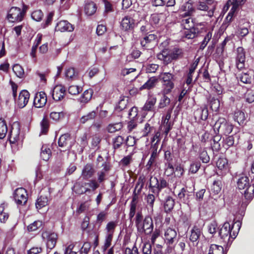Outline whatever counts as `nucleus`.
<instances>
[{
  "instance_id": "f257e3e1",
  "label": "nucleus",
  "mask_w": 254,
  "mask_h": 254,
  "mask_svg": "<svg viewBox=\"0 0 254 254\" xmlns=\"http://www.w3.org/2000/svg\"><path fill=\"white\" fill-rule=\"evenodd\" d=\"M241 225L239 221L235 222L233 225L228 222L224 223L219 231V235L222 241L228 244L230 239H234L240 229Z\"/></svg>"
},
{
  "instance_id": "f03ea898",
  "label": "nucleus",
  "mask_w": 254,
  "mask_h": 254,
  "mask_svg": "<svg viewBox=\"0 0 254 254\" xmlns=\"http://www.w3.org/2000/svg\"><path fill=\"white\" fill-rule=\"evenodd\" d=\"M252 183V185H251L249 178L246 176L240 177L237 181L238 189L243 190L241 193L244 194L245 198L248 200H251L254 197V177Z\"/></svg>"
},
{
  "instance_id": "7ed1b4c3",
  "label": "nucleus",
  "mask_w": 254,
  "mask_h": 254,
  "mask_svg": "<svg viewBox=\"0 0 254 254\" xmlns=\"http://www.w3.org/2000/svg\"><path fill=\"white\" fill-rule=\"evenodd\" d=\"M169 184L164 178L151 176L149 180V188L150 191L158 195L160 191L168 187Z\"/></svg>"
},
{
  "instance_id": "20e7f679",
  "label": "nucleus",
  "mask_w": 254,
  "mask_h": 254,
  "mask_svg": "<svg viewBox=\"0 0 254 254\" xmlns=\"http://www.w3.org/2000/svg\"><path fill=\"white\" fill-rule=\"evenodd\" d=\"M233 128V125L223 118H219L214 126L215 131L217 130L218 133L225 135L230 134L232 132Z\"/></svg>"
},
{
  "instance_id": "39448f33",
  "label": "nucleus",
  "mask_w": 254,
  "mask_h": 254,
  "mask_svg": "<svg viewBox=\"0 0 254 254\" xmlns=\"http://www.w3.org/2000/svg\"><path fill=\"white\" fill-rule=\"evenodd\" d=\"M20 132L19 124L17 122L13 123L8 134L9 140L10 143L14 144L18 141H22V137L20 135Z\"/></svg>"
},
{
  "instance_id": "423d86ee",
  "label": "nucleus",
  "mask_w": 254,
  "mask_h": 254,
  "mask_svg": "<svg viewBox=\"0 0 254 254\" xmlns=\"http://www.w3.org/2000/svg\"><path fill=\"white\" fill-rule=\"evenodd\" d=\"M15 202L18 205H24L28 200L27 191L23 188L16 189L13 194Z\"/></svg>"
},
{
  "instance_id": "0eeeda50",
  "label": "nucleus",
  "mask_w": 254,
  "mask_h": 254,
  "mask_svg": "<svg viewBox=\"0 0 254 254\" xmlns=\"http://www.w3.org/2000/svg\"><path fill=\"white\" fill-rule=\"evenodd\" d=\"M25 15L23 9L17 7H11L8 11L7 19L11 22H19L22 20Z\"/></svg>"
},
{
  "instance_id": "6e6552de",
  "label": "nucleus",
  "mask_w": 254,
  "mask_h": 254,
  "mask_svg": "<svg viewBox=\"0 0 254 254\" xmlns=\"http://www.w3.org/2000/svg\"><path fill=\"white\" fill-rule=\"evenodd\" d=\"M153 228L152 218L149 216H147L144 219L142 224L138 226L137 230L140 233H144L145 235H150L152 233Z\"/></svg>"
},
{
  "instance_id": "1a4fd4ad",
  "label": "nucleus",
  "mask_w": 254,
  "mask_h": 254,
  "mask_svg": "<svg viewBox=\"0 0 254 254\" xmlns=\"http://www.w3.org/2000/svg\"><path fill=\"white\" fill-rule=\"evenodd\" d=\"M42 238L44 240L46 241L47 248L48 250H51L56 246L58 235L51 231H45L42 233Z\"/></svg>"
},
{
  "instance_id": "9d476101",
  "label": "nucleus",
  "mask_w": 254,
  "mask_h": 254,
  "mask_svg": "<svg viewBox=\"0 0 254 254\" xmlns=\"http://www.w3.org/2000/svg\"><path fill=\"white\" fill-rule=\"evenodd\" d=\"M236 66L238 69H242L245 67L246 62V52L242 47H238L236 51L235 56Z\"/></svg>"
},
{
  "instance_id": "9b49d317",
  "label": "nucleus",
  "mask_w": 254,
  "mask_h": 254,
  "mask_svg": "<svg viewBox=\"0 0 254 254\" xmlns=\"http://www.w3.org/2000/svg\"><path fill=\"white\" fill-rule=\"evenodd\" d=\"M194 192L189 191L186 188H182L178 194V197L180 201L185 204H189L193 198Z\"/></svg>"
},
{
  "instance_id": "f8f14e48",
  "label": "nucleus",
  "mask_w": 254,
  "mask_h": 254,
  "mask_svg": "<svg viewBox=\"0 0 254 254\" xmlns=\"http://www.w3.org/2000/svg\"><path fill=\"white\" fill-rule=\"evenodd\" d=\"M47 102V96L46 94L41 91L36 93L34 99V105L36 108H42L44 107Z\"/></svg>"
},
{
  "instance_id": "ddd939ff",
  "label": "nucleus",
  "mask_w": 254,
  "mask_h": 254,
  "mask_svg": "<svg viewBox=\"0 0 254 254\" xmlns=\"http://www.w3.org/2000/svg\"><path fill=\"white\" fill-rule=\"evenodd\" d=\"M30 97L29 93L26 90H23L20 92L17 99H15V101L17 106L20 108H24L28 103Z\"/></svg>"
},
{
  "instance_id": "4468645a",
  "label": "nucleus",
  "mask_w": 254,
  "mask_h": 254,
  "mask_svg": "<svg viewBox=\"0 0 254 254\" xmlns=\"http://www.w3.org/2000/svg\"><path fill=\"white\" fill-rule=\"evenodd\" d=\"M177 232L172 228H167L164 233V240L167 245L170 246L174 244L176 240Z\"/></svg>"
},
{
  "instance_id": "2eb2a0df",
  "label": "nucleus",
  "mask_w": 254,
  "mask_h": 254,
  "mask_svg": "<svg viewBox=\"0 0 254 254\" xmlns=\"http://www.w3.org/2000/svg\"><path fill=\"white\" fill-rule=\"evenodd\" d=\"M65 88L62 85L55 86L52 92V97L56 101H60L64 98L65 93Z\"/></svg>"
},
{
  "instance_id": "dca6fc26",
  "label": "nucleus",
  "mask_w": 254,
  "mask_h": 254,
  "mask_svg": "<svg viewBox=\"0 0 254 254\" xmlns=\"http://www.w3.org/2000/svg\"><path fill=\"white\" fill-rule=\"evenodd\" d=\"M134 20L130 16H127L124 17L121 22L122 30L125 31L131 30L134 27Z\"/></svg>"
},
{
  "instance_id": "f3484780",
  "label": "nucleus",
  "mask_w": 254,
  "mask_h": 254,
  "mask_svg": "<svg viewBox=\"0 0 254 254\" xmlns=\"http://www.w3.org/2000/svg\"><path fill=\"white\" fill-rule=\"evenodd\" d=\"M180 9L184 12L181 14V16L184 17L190 16L195 12V8L193 7L192 3L190 1H188L182 4Z\"/></svg>"
},
{
  "instance_id": "a211bd4d",
  "label": "nucleus",
  "mask_w": 254,
  "mask_h": 254,
  "mask_svg": "<svg viewBox=\"0 0 254 254\" xmlns=\"http://www.w3.org/2000/svg\"><path fill=\"white\" fill-rule=\"evenodd\" d=\"M95 172L93 165L91 164H87L82 170L81 177L83 180H87L92 177Z\"/></svg>"
},
{
  "instance_id": "6ab92c4d",
  "label": "nucleus",
  "mask_w": 254,
  "mask_h": 254,
  "mask_svg": "<svg viewBox=\"0 0 254 254\" xmlns=\"http://www.w3.org/2000/svg\"><path fill=\"white\" fill-rule=\"evenodd\" d=\"M55 29L61 32H71L74 30V26L66 20H62L57 23Z\"/></svg>"
},
{
  "instance_id": "aec40b11",
  "label": "nucleus",
  "mask_w": 254,
  "mask_h": 254,
  "mask_svg": "<svg viewBox=\"0 0 254 254\" xmlns=\"http://www.w3.org/2000/svg\"><path fill=\"white\" fill-rule=\"evenodd\" d=\"M210 5L208 4L204 1H199L196 4V9L199 10L207 11V15L209 17L213 15L214 7L212 6L210 7Z\"/></svg>"
},
{
  "instance_id": "412c9836",
  "label": "nucleus",
  "mask_w": 254,
  "mask_h": 254,
  "mask_svg": "<svg viewBox=\"0 0 254 254\" xmlns=\"http://www.w3.org/2000/svg\"><path fill=\"white\" fill-rule=\"evenodd\" d=\"M202 234V228L195 225L190 231L189 239L192 243L196 242L198 240Z\"/></svg>"
},
{
  "instance_id": "4be33fe9",
  "label": "nucleus",
  "mask_w": 254,
  "mask_h": 254,
  "mask_svg": "<svg viewBox=\"0 0 254 254\" xmlns=\"http://www.w3.org/2000/svg\"><path fill=\"white\" fill-rule=\"evenodd\" d=\"M71 137L69 133H65L62 135L59 139V146L61 147H66L70 149L72 144L70 142Z\"/></svg>"
},
{
  "instance_id": "5701e85b",
  "label": "nucleus",
  "mask_w": 254,
  "mask_h": 254,
  "mask_svg": "<svg viewBox=\"0 0 254 254\" xmlns=\"http://www.w3.org/2000/svg\"><path fill=\"white\" fill-rule=\"evenodd\" d=\"M208 112L205 107H200L194 112V117L196 120L205 121L208 117Z\"/></svg>"
},
{
  "instance_id": "b1692460",
  "label": "nucleus",
  "mask_w": 254,
  "mask_h": 254,
  "mask_svg": "<svg viewBox=\"0 0 254 254\" xmlns=\"http://www.w3.org/2000/svg\"><path fill=\"white\" fill-rule=\"evenodd\" d=\"M250 23L246 21L245 20H242L240 23L239 29L238 30V34L240 37H244L247 35L249 32V28H250Z\"/></svg>"
},
{
  "instance_id": "393cba45",
  "label": "nucleus",
  "mask_w": 254,
  "mask_h": 254,
  "mask_svg": "<svg viewBox=\"0 0 254 254\" xmlns=\"http://www.w3.org/2000/svg\"><path fill=\"white\" fill-rule=\"evenodd\" d=\"M49 193L47 192L45 194H41L36 200L35 206L37 209H40L42 208L47 205L49 201Z\"/></svg>"
},
{
  "instance_id": "a878e982",
  "label": "nucleus",
  "mask_w": 254,
  "mask_h": 254,
  "mask_svg": "<svg viewBox=\"0 0 254 254\" xmlns=\"http://www.w3.org/2000/svg\"><path fill=\"white\" fill-rule=\"evenodd\" d=\"M85 183L83 182H77L74 185V191L76 193L78 194H84L86 192H90L91 189L88 188H86Z\"/></svg>"
},
{
  "instance_id": "bb28decb",
  "label": "nucleus",
  "mask_w": 254,
  "mask_h": 254,
  "mask_svg": "<svg viewBox=\"0 0 254 254\" xmlns=\"http://www.w3.org/2000/svg\"><path fill=\"white\" fill-rule=\"evenodd\" d=\"M238 81L245 84H251L252 81V76L251 72H242L237 75Z\"/></svg>"
},
{
  "instance_id": "cd10ccee",
  "label": "nucleus",
  "mask_w": 254,
  "mask_h": 254,
  "mask_svg": "<svg viewBox=\"0 0 254 254\" xmlns=\"http://www.w3.org/2000/svg\"><path fill=\"white\" fill-rule=\"evenodd\" d=\"M157 35L154 34H150L145 36L141 41V45L142 47H148L151 44H155Z\"/></svg>"
},
{
  "instance_id": "c85d7f7f",
  "label": "nucleus",
  "mask_w": 254,
  "mask_h": 254,
  "mask_svg": "<svg viewBox=\"0 0 254 254\" xmlns=\"http://www.w3.org/2000/svg\"><path fill=\"white\" fill-rule=\"evenodd\" d=\"M156 98L154 96H150L146 101L142 110L145 111H152L156 102Z\"/></svg>"
},
{
  "instance_id": "c756f323",
  "label": "nucleus",
  "mask_w": 254,
  "mask_h": 254,
  "mask_svg": "<svg viewBox=\"0 0 254 254\" xmlns=\"http://www.w3.org/2000/svg\"><path fill=\"white\" fill-rule=\"evenodd\" d=\"M235 121L238 122L239 125L243 126L245 125L246 117L245 113L242 111H236L234 114Z\"/></svg>"
},
{
  "instance_id": "7c9ffc66",
  "label": "nucleus",
  "mask_w": 254,
  "mask_h": 254,
  "mask_svg": "<svg viewBox=\"0 0 254 254\" xmlns=\"http://www.w3.org/2000/svg\"><path fill=\"white\" fill-rule=\"evenodd\" d=\"M217 168L226 173L228 170V163L227 160L225 158H220L216 162Z\"/></svg>"
},
{
  "instance_id": "2f4dec72",
  "label": "nucleus",
  "mask_w": 254,
  "mask_h": 254,
  "mask_svg": "<svg viewBox=\"0 0 254 254\" xmlns=\"http://www.w3.org/2000/svg\"><path fill=\"white\" fill-rule=\"evenodd\" d=\"M175 205L174 199L171 196H168L164 204V210L166 212L169 213L173 209Z\"/></svg>"
},
{
  "instance_id": "473e14b6",
  "label": "nucleus",
  "mask_w": 254,
  "mask_h": 254,
  "mask_svg": "<svg viewBox=\"0 0 254 254\" xmlns=\"http://www.w3.org/2000/svg\"><path fill=\"white\" fill-rule=\"evenodd\" d=\"M222 188V182L220 180H215L213 182L210 188V190L211 193L214 194H218Z\"/></svg>"
},
{
  "instance_id": "72a5a7b5",
  "label": "nucleus",
  "mask_w": 254,
  "mask_h": 254,
  "mask_svg": "<svg viewBox=\"0 0 254 254\" xmlns=\"http://www.w3.org/2000/svg\"><path fill=\"white\" fill-rule=\"evenodd\" d=\"M208 254H226L222 246L212 244L210 245Z\"/></svg>"
},
{
  "instance_id": "f704fd0d",
  "label": "nucleus",
  "mask_w": 254,
  "mask_h": 254,
  "mask_svg": "<svg viewBox=\"0 0 254 254\" xmlns=\"http://www.w3.org/2000/svg\"><path fill=\"white\" fill-rule=\"evenodd\" d=\"M96 5L94 2L91 1L86 3L84 7V10L87 15H93L96 12Z\"/></svg>"
},
{
  "instance_id": "c9c22d12",
  "label": "nucleus",
  "mask_w": 254,
  "mask_h": 254,
  "mask_svg": "<svg viewBox=\"0 0 254 254\" xmlns=\"http://www.w3.org/2000/svg\"><path fill=\"white\" fill-rule=\"evenodd\" d=\"M246 0H229L228 3L232 5V7L230 10L237 12L240 6L242 5L245 3Z\"/></svg>"
},
{
  "instance_id": "e433bc0d",
  "label": "nucleus",
  "mask_w": 254,
  "mask_h": 254,
  "mask_svg": "<svg viewBox=\"0 0 254 254\" xmlns=\"http://www.w3.org/2000/svg\"><path fill=\"white\" fill-rule=\"evenodd\" d=\"M118 225V222L116 221H112L109 222L106 226L105 230L106 231V234L108 235H114V233L115 231V229Z\"/></svg>"
},
{
  "instance_id": "4c0bfd02",
  "label": "nucleus",
  "mask_w": 254,
  "mask_h": 254,
  "mask_svg": "<svg viewBox=\"0 0 254 254\" xmlns=\"http://www.w3.org/2000/svg\"><path fill=\"white\" fill-rule=\"evenodd\" d=\"M170 55H171V59L176 60L181 59L184 56L183 50L178 48H174L170 53Z\"/></svg>"
},
{
  "instance_id": "58836bf2",
  "label": "nucleus",
  "mask_w": 254,
  "mask_h": 254,
  "mask_svg": "<svg viewBox=\"0 0 254 254\" xmlns=\"http://www.w3.org/2000/svg\"><path fill=\"white\" fill-rule=\"evenodd\" d=\"M173 125L174 123L172 121H162L161 128L163 129V131L165 134L166 136H167L168 133L172 128Z\"/></svg>"
},
{
  "instance_id": "ea45409f",
  "label": "nucleus",
  "mask_w": 254,
  "mask_h": 254,
  "mask_svg": "<svg viewBox=\"0 0 254 254\" xmlns=\"http://www.w3.org/2000/svg\"><path fill=\"white\" fill-rule=\"evenodd\" d=\"M41 157L43 160L48 161L51 156V151L47 145H43L41 148Z\"/></svg>"
},
{
  "instance_id": "a19ab883",
  "label": "nucleus",
  "mask_w": 254,
  "mask_h": 254,
  "mask_svg": "<svg viewBox=\"0 0 254 254\" xmlns=\"http://www.w3.org/2000/svg\"><path fill=\"white\" fill-rule=\"evenodd\" d=\"M157 81V79L155 77L150 78L141 87L140 89H150L154 87Z\"/></svg>"
},
{
  "instance_id": "79ce46f5",
  "label": "nucleus",
  "mask_w": 254,
  "mask_h": 254,
  "mask_svg": "<svg viewBox=\"0 0 254 254\" xmlns=\"http://www.w3.org/2000/svg\"><path fill=\"white\" fill-rule=\"evenodd\" d=\"M136 194H135V196H133L130 204V210L129 213V219L130 221H132V218L134 217L136 212V203L135 202Z\"/></svg>"
},
{
  "instance_id": "37998d69",
  "label": "nucleus",
  "mask_w": 254,
  "mask_h": 254,
  "mask_svg": "<svg viewBox=\"0 0 254 254\" xmlns=\"http://www.w3.org/2000/svg\"><path fill=\"white\" fill-rule=\"evenodd\" d=\"M188 18L184 19L182 20L181 24L185 29H190L191 28H194L195 24L193 19L189 16Z\"/></svg>"
},
{
  "instance_id": "c03bdc74",
  "label": "nucleus",
  "mask_w": 254,
  "mask_h": 254,
  "mask_svg": "<svg viewBox=\"0 0 254 254\" xmlns=\"http://www.w3.org/2000/svg\"><path fill=\"white\" fill-rule=\"evenodd\" d=\"M7 132V127L5 121L0 119V139H3Z\"/></svg>"
},
{
  "instance_id": "a18cd8bd",
  "label": "nucleus",
  "mask_w": 254,
  "mask_h": 254,
  "mask_svg": "<svg viewBox=\"0 0 254 254\" xmlns=\"http://www.w3.org/2000/svg\"><path fill=\"white\" fill-rule=\"evenodd\" d=\"M42 225L43 222L42 221H35L27 226V230L29 232L35 231L41 228L42 227Z\"/></svg>"
},
{
  "instance_id": "49530a36",
  "label": "nucleus",
  "mask_w": 254,
  "mask_h": 254,
  "mask_svg": "<svg viewBox=\"0 0 254 254\" xmlns=\"http://www.w3.org/2000/svg\"><path fill=\"white\" fill-rule=\"evenodd\" d=\"M145 182V178L144 177H139L138 178V181L135 185V187L134 190V193H135V192L137 191V193H139L142 189L143 188Z\"/></svg>"
},
{
  "instance_id": "de8ad7c7",
  "label": "nucleus",
  "mask_w": 254,
  "mask_h": 254,
  "mask_svg": "<svg viewBox=\"0 0 254 254\" xmlns=\"http://www.w3.org/2000/svg\"><path fill=\"white\" fill-rule=\"evenodd\" d=\"M12 70L17 77L22 78L24 76V69L19 64H15L13 66Z\"/></svg>"
},
{
  "instance_id": "09e8293b",
  "label": "nucleus",
  "mask_w": 254,
  "mask_h": 254,
  "mask_svg": "<svg viewBox=\"0 0 254 254\" xmlns=\"http://www.w3.org/2000/svg\"><path fill=\"white\" fill-rule=\"evenodd\" d=\"M175 172V168L172 162L165 163V174L167 176L172 175Z\"/></svg>"
},
{
  "instance_id": "8fccbe9b",
  "label": "nucleus",
  "mask_w": 254,
  "mask_h": 254,
  "mask_svg": "<svg viewBox=\"0 0 254 254\" xmlns=\"http://www.w3.org/2000/svg\"><path fill=\"white\" fill-rule=\"evenodd\" d=\"M163 93L164 94H168L174 87V84L172 81L163 82Z\"/></svg>"
},
{
  "instance_id": "3c124183",
  "label": "nucleus",
  "mask_w": 254,
  "mask_h": 254,
  "mask_svg": "<svg viewBox=\"0 0 254 254\" xmlns=\"http://www.w3.org/2000/svg\"><path fill=\"white\" fill-rule=\"evenodd\" d=\"M164 94L160 100L158 104V108L162 109L167 106L170 103V99L166 95Z\"/></svg>"
},
{
  "instance_id": "603ef678",
  "label": "nucleus",
  "mask_w": 254,
  "mask_h": 254,
  "mask_svg": "<svg viewBox=\"0 0 254 254\" xmlns=\"http://www.w3.org/2000/svg\"><path fill=\"white\" fill-rule=\"evenodd\" d=\"M201 163L199 161H194L192 162L190 165L189 169V172L191 174L196 173L200 168Z\"/></svg>"
},
{
  "instance_id": "864d4df0",
  "label": "nucleus",
  "mask_w": 254,
  "mask_h": 254,
  "mask_svg": "<svg viewBox=\"0 0 254 254\" xmlns=\"http://www.w3.org/2000/svg\"><path fill=\"white\" fill-rule=\"evenodd\" d=\"M147 73H155L159 68V65L154 64H147L144 66Z\"/></svg>"
},
{
  "instance_id": "5fc2aeb1",
  "label": "nucleus",
  "mask_w": 254,
  "mask_h": 254,
  "mask_svg": "<svg viewBox=\"0 0 254 254\" xmlns=\"http://www.w3.org/2000/svg\"><path fill=\"white\" fill-rule=\"evenodd\" d=\"M65 76L67 79H75L76 78V73L74 68L69 67L65 71Z\"/></svg>"
},
{
  "instance_id": "6e6d98bb",
  "label": "nucleus",
  "mask_w": 254,
  "mask_h": 254,
  "mask_svg": "<svg viewBox=\"0 0 254 254\" xmlns=\"http://www.w3.org/2000/svg\"><path fill=\"white\" fill-rule=\"evenodd\" d=\"M123 127L121 123H118L114 124L109 125L107 127L108 131L109 132L113 133L116 131L120 130Z\"/></svg>"
},
{
  "instance_id": "4d7b16f0",
  "label": "nucleus",
  "mask_w": 254,
  "mask_h": 254,
  "mask_svg": "<svg viewBox=\"0 0 254 254\" xmlns=\"http://www.w3.org/2000/svg\"><path fill=\"white\" fill-rule=\"evenodd\" d=\"M158 154L156 153V152H154V151L151 152L150 159L148 160V161L146 164V167H147V169H150L151 167L155 163L156 159L157 157H158Z\"/></svg>"
},
{
  "instance_id": "13d9d810",
  "label": "nucleus",
  "mask_w": 254,
  "mask_h": 254,
  "mask_svg": "<svg viewBox=\"0 0 254 254\" xmlns=\"http://www.w3.org/2000/svg\"><path fill=\"white\" fill-rule=\"evenodd\" d=\"M221 139V137L219 135H216L213 138V144H212V148L213 150L218 151L220 149V144L219 141Z\"/></svg>"
},
{
  "instance_id": "bf43d9fd",
  "label": "nucleus",
  "mask_w": 254,
  "mask_h": 254,
  "mask_svg": "<svg viewBox=\"0 0 254 254\" xmlns=\"http://www.w3.org/2000/svg\"><path fill=\"white\" fill-rule=\"evenodd\" d=\"M124 142V138L120 135L116 136L113 139V146L114 149L119 148Z\"/></svg>"
},
{
  "instance_id": "052dcab7",
  "label": "nucleus",
  "mask_w": 254,
  "mask_h": 254,
  "mask_svg": "<svg viewBox=\"0 0 254 254\" xmlns=\"http://www.w3.org/2000/svg\"><path fill=\"white\" fill-rule=\"evenodd\" d=\"M64 116V113L63 111L52 112L50 115L51 119L56 121L63 118Z\"/></svg>"
},
{
  "instance_id": "680f3d73",
  "label": "nucleus",
  "mask_w": 254,
  "mask_h": 254,
  "mask_svg": "<svg viewBox=\"0 0 254 254\" xmlns=\"http://www.w3.org/2000/svg\"><path fill=\"white\" fill-rule=\"evenodd\" d=\"M199 157L202 162L204 163H207L209 162L210 158L207 151L205 149H202L200 151Z\"/></svg>"
},
{
  "instance_id": "e2e57ef3",
  "label": "nucleus",
  "mask_w": 254,
  "mask_h": 254,
  "mask_svg": "<svg viewBox=\"0 0 254 254\" xmlns=\"http://www.w3.org/2000/svg\"><path fill=\"white\" fill-rule=\"evenodd\" d=\"M92 95V92L91 90H85L82 95L81 97V101L82 102H87L89 101Z\"/></svg>"
},
{
  "instance_id": "0e129e2a",
  "label": "nucleus",
  "mask_w": 254,
  "mask_h": 254,
  "mask_svg": "<svg viewBox=\"0 0 254 254\" xmlns=\"http://www.w3.org/2000/svg\"><path fill=\"white\" fill-rule=\"evenodd\" d=\"M95 116L96 112L92 111L91 112L89 113L87 115L83 116L80 119V122L82 124H84L88 121L93 120Z\"/></svg>"
},
{
  "instance_id": "69168bd1",
  "label": "nucleus",
  "mask_w": 254,
  "mask_h": 254,
  "mask_svg": "<svg viewBox=\"0 0 254 254\" xmlns=\"http://www.w3.org/2000/svg\"><path fill=\"white\" fill-rule=\"evenodd\" d=\"M113 238V235L106 234L104 245L103 247L104 251H106L111 246Z\"/></svg>"
},
{
  "instance_id": "338daca9",
  "label": "nucleus",
  "mask_w": 254,
  "mask_h": 254,
  "mask_svg": "<svg viewBox=\"0 0 254 254\" xmlns=\"http://www.w3.org/2000/svg\"><path fill=\"white\" fill-rule=\"evenodd\" d=\"M185 32L186 37L188 39H193L194 38L197 32V30L194 27L191 28L190 29H186Z\"/></svg>"
},
{
  "instance_id": "774afa93",
  "label": "nucleus",
  "mask_w": 254,
  "mask_h": 254,
  "mask_svg": "<svg viewBox=\"0 0 254 254\" xmlns=\"http://www.w3.org/2000/svg\"><path fill=\"white\" fill-rule=\"evenodd\" d=\"M211 38L212 33L211 32H208L204 37L203 41L201 42L200 46V49H203L206 46Z\"/></svg>"
}]
</instances>
